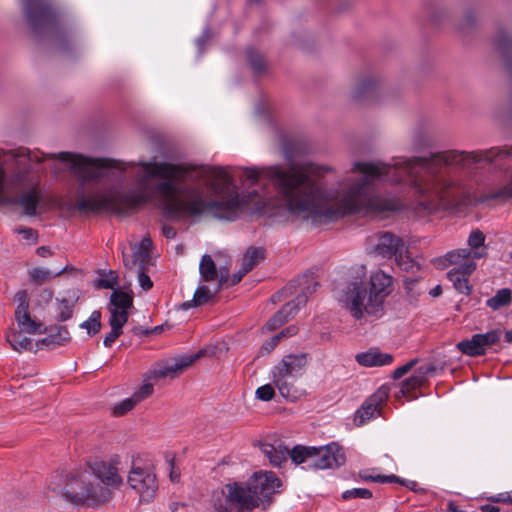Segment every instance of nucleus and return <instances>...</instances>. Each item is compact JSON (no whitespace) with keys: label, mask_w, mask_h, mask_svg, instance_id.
Segmentation results:
<instances>
[{"label":"nucleus","mask_w":512,"mask_h":512,"mask_svg":"<svg viewBox=\"0 0 512 512\" xmlns=\"http://www.w3.org/2000/svg\"><path fill=\"white\" fill-rule=\"evenodd\" d=\"M200 281L225 286L229 281V267L220 266L217 268L214 260L208 254L202 256L199 263Z\"/></svg>","instance_id":"a211bd4d"},{"label":"nucleus","mask_w":512,"mask_h":512,"mask_svg":"<svg viewBox=\"0 0 512 512\" xmlns=\"http://www.w3.org/2000/svg\"><path fill=\"white\" fill-rule=\"evenodd\" d=\"M445 260L450 264L454 265L455 267L452 268L447 273V278L450 282L453 283L454 288L465 295H468L471 291V286L469 285L468 277L471 275L474 271H469L465 269L464 264H466L465 259H454L448 257V253L445 255Z\"/></svg>","instance_id":"6ab92c4d"},{"label":"nucleus","mask_w":512,"mask_h":512,"mask_svg":"<svg viewBox=\"0 0 512 512\" xmlns=\"http://www.w3.org/2000/svg\"><path fill=\"white\" fill-rule=\"evenodd\" d=\"M166 460H167V462L169 464V467H170V473H169L170 480L172 482H178L179 479H180V473L177 472L176 469H175L174 459L167 455L166 456Z\"/></svg>","instance_id":"4d7b16f0"},{"label":"nucleus","mask_w":512,"mask_h":512,"mask_svg":"<svg viewBox=\"0 0 512 512\" xmlns=\"http://www.w3.org/2000/svg\"><path fill=\"white\" fill-rule=\"evenodd\" d=\"M109 324L111 326V331L107 334L103 340V344L105 347H111L112 344L116 341V339L122 334V328L126 324L125 318L123 316H114L109 319Z\"/></svg>","instance_id":"c756f323"},{"label":"nucleus","mask_w":512,"mask_h":512,"mask_svg":"<svg viewBox=\"0 0 512 512\" xmlns=\"http://www.w3.org/2000/svg\"><path fill=\"white\" fill-rule=\"evenodd\" d=\"M432 139L423 131H416L412 136V147L415 151L430 147Z\"/></svg>","instance_id":"58836bf2"},{"label":"nucleus","mask_w":512,"mask_h":512,"mask_svg":"<svg viewBox=\"0 0 512 512\" xmlns=\"http://www.w3.org/2000/svg\"><path fill=\"white\" fill-rule=\"evenodd\" d=\"M307 364L306 354H289L284 356L272 368L273 384L277 387L282 397L290 401H295L298 398V391L294 387V382L303 374Z\"/></svg>","instance_id":"423d86ee"},{"label":"nucleus","mask_w":512,"mask_h":512,"mask_svg":"<svg viewBox=\"0 0 512 512\" xmlns=\"http://www.w3.org/2000/svg\"><path fill=\"white\" fill-rule=\"evenodd\" d=\"M423 378L420 375H412L401 383L399 392L395 394L397 399L407 397L412 391L421 386Z\"/></svg>","instance_id":"c9c22d12"},{"label":"nucleus","mask_w":512,"mask_h":512,"mask_svg":"<svg viewBox=\"0 0 512 512\" xmlns=\"http://www.w3.org/2000/svg\"><path fill=\"white\" fill-rule=\"evenodd\" d=\"M26 19L34 31L47 27L54 19L52 8L44 0H21Z\"/></svg>","instance_id":"dca6fc26"},{"label":"nucleus","mask_w":512,"mask_h":512,"mask_svg":"<svg viewBox=\"0 0 512 512\" xmlns=\"http://www.w3.org/2000/svg\"><path fill=\"white\" fill-rule=\"evenodd\" d=\"M372 497V492L366 488H352L342 493L344 500H350L355 498L369 499Z\"/></svg>","instance_id":"a19ab883"},{"label":"nucleus","mask_w":512,"mask_h":512,"mask_svg":"<svg viewBox=\"0 0 512 512\" xmlns=\"http://www.w3.org/2000/svg\"><path fill=\"white\" fill-rule=\"evenodd\" d=\"M442 293V287L440 285L435 286L433 289L430 290L429 294L432 297H438Z\"/></svg>","instance_id":"338daca9"},{"label":"nucleus","mask_w":512,"mask_h":512,"mask_svg":"<svg viewBox=\"0 0 512 512\" xmlns=\"http://www.w3.org/2000/svg\"><path fill=\"white\" fill-rule=\"evenodd\" d=\"M137 405V402L134 400V398L131 396L129 398H126L122 400L120 403L116 404L113 407V414L120 416L124 415L130 410H132Z\"/></svg>","instance_id":"c03bdc74"},{"label":"nucleus","mask_w":512,"mask_h":512,"mask_svg":"<svg viewBox=\"0 0 512 512\" xmlns=\"http://www.w3.org/2000/svg\"><path fill=\"white\" fill-rule=\"evenodd\" d=\"M448 510L450 512H466L464 510L459 509L454 502H449L448 503Z\"/></svg>","instance_id":"774afa93"},{"label":"nucleus","mask_w":512,"mask_h":512,"mask_svg":"<svg viewBox=\"0 0 512 512\" xmlns=\"http://www.w3.org/2000/svg\"><path fill=\"white\" fill-rule=\"evenodd\" d=\"M214 512H252L259 507V498L246 482L227 484L213 500Z\"/></svg>","instance_id":"0eeeda50"},{"label":"nucleus","mask_w":512,"mask_h":512,"mask_svg":"<svg viewBox=\"0 0 512 512\" xmlns=\"http://www.w3.org/2000/svg\"><path fill=\"white\" fill-rule=\"evenodd\" d=\"M117 276L110 271L106 278L98 280V286L105 289H113L116 284Z\"/></svg>","instance_id":"8fccbe9b"},{"label":"nucleus","mask_w":512,"mask_h":512,"mask_svg":"<svg viewBox=\"0 0 512 512\" xmlns=\"http://www.w3.org/2000/svg\"><path fill=\"white\" fill-rule=\"evenodd\" d=\"M463 25L466 27H472L476 22V17L473 12L468 11L463 18Z\"/></svg>","instance_id":"bf43d9fd"},{"label":"nucleus","mask_w":512,"mask_h":512,"mask_svg":"<svg viewBox=\"0 0 512 512\" xmlns=\"http://www.w3.org/2000/svg\"><path fill=\"white\" fill-rule=\"evenodd\" d=\"M308 470L337 469L345 464L346 457L343 449L336 443L321 447H311L308 458Z\"/></svg>","instance_id":"1a4fd4ad"},{"label":"nucleus","mask_w":512,"mask_h":512,"mask_svg":"<svg viewBox=\"0 0 512 512\" xmlns=\"http://www.w3.org/2000/svg\"><path fill=\"white\" fill-rule=\"evenodd\" d=\"M50 488L60 492L73 503L98 505L111 498V488L122 483L116 467L104 461H95L87 469L71 472L66 476H55Z\"/></svg>","instance_id":"20e7f679"},{"label":"nucleus","mask_w":512,"mask_h":512,"mask_svg":"<svg viewBox=\"0 0 512 512\" xmlns=\"http://www.w3.org/2000/svg\"><path fill=\"white\" fill-rule=\"evenodd\" d=\"M390 389L386 385L379 387L357 410L355 421L362 425L380 413L381 405L388 399Z\"/></svg>","instance_id":"f3484780"},{"label":"nucleus","mask_w":512,"mask_h":512,"mask_svg":"<svg viewBox=\"0 0 512 512\" xmlns=\"http://www.w3.org/2000/svg\"><path fill=\"white\" fill-rule=\"evenodd\" d=\"M379 85L378 79L373 75L360 77L354 86L353 97L356 99L372 96L376 93Z\"/></svg>","instance_id":"a878e982"},{"label":"nucleus","mask_w":512,"mask_h":512,"mask_svg":"<svg viewBox=\"0 0 512 512\" xmlns=\"http://www.w3.org/2000/svg\"><path fill=\"white\" fill-rule=\"evenodd\" d=\"M209 39H210V31H209V29H205L203 31V33L196 40V45H197L199 54L203 53L204 46L209 41Z\"/></svg>","instance_id":"5fc2aeb1"},{"label":"nucleus","mask_w":512,"mask_h":512,"mask_svg":"<svg viewBox=\"0 0 512 512\" xmlns=\"http://www.w3.org/2000/svg\"><path fill=\"white\" fill-rule=\"evenodd\" d=\"M154 383V381L144 380L143 385L137 391L134 392L132 397L137 402V404L146 399L147 397H149L153 393Z\"/></svg>","instance_id":"37998d69"},{"label":"nucleus","mask_w":512,"mask_h":512,"mask_svg":"<svg viewBox=\"0 0 512 512\" xmlns=\"http://www.w3.org/2000/svg\"><path fill=\"white\" fill-rule=\"evenodd\" d=\"M467 199L480 192L481 200L512 199V146L467 151Z\"/></svg>","instance_id":"7ed1b4c3"},{"label":"nucleus","mask_w":512,"mask_h":512,"mask_svg":"<svg viewBox=\"0 0 512 512\" xmlns=\"http://www.w3.org/2000/svg\"><path fill=\"white\" fill-rule=\"evenodd\" d=\"M415 363H416V360H412V361L406 363L405 365L395 369L393 372V378L400 379L401 377H403L414 366Z\"/></svg>","instance_id":"864d4df0"},{"label":"nucleus","mask_w":512,"mask_h":512,"mask_svg":"<svg viewBox=\"0 0 512 512\" xmlns=\"http://www.w3.org/2000/svg\"><path fill=\"white\" fill-rule=\"evenodd\" d=\"M391 291L392 277L378 270L370 276L369 292L362 282L353 281L347 284L338 299L355 319H362L365 315L379 317L383 312L384 300Z\"/></svg>","instance_id":"39448f33"},{"label":"nucleus","mask_w":512,"mask_h":512,"mask_svg":"<svg viewBox=\"0 0 512 512\" xmlns=\"http://www.w3.org/2000/svg\"><path fill=\"white\" fill-rule=\"evenodd\" d=\"M72 313L73 304H71L66 299L61 300L58 306V319L61 321H66L71 318Z\"/></svg>","instance_id":"a18cd8bd"},{"label":"nucleus","mask_w":512,"mask_h":512,"mask_svg":"<svg viewBox=\"0 0 512 512\" xmlns=\"http://www.w3.org/2000/svg\"><path fill=\"white\" fill-rule=\"evenodd\" d=\"M482 512H499L500 509L498 506H495L493 504H485L481 506Z\"/></svg>","instance_id":"69168bd1"},{"label":"nucleus","mask_w":512,"mask_h":512,"mask_svg":"<svg viewBox=\"0 0 512 512\" xmlns=\"http://www.w3.org/2000/svg\"><path fill=\"white\" fill-rule=\"evenodd\" d=\"M80 328L85 329L90 336L97 334L101 329V312L94 310L89 318L80 324Z\"/></svg>","instance_id":"e433bc0d"},{"label":"nucleus","mask_w":512,"mask_h":512,"mask_svg":"<svg viewBox=\"0 0 512 512\" xmlns=\"http://www.w3.org/2000/svg\"><path fill=\"white\" fill-rule=\"evenodd\" d=\"M495 502H507L512 504V491L510 493L500 494L497 498H494Z\"/></svg>","instance_id":"e2e57ef3"},{"label":"nucleus","mask_w":512,"mask_h":512,"mask_svg":"<svg viewBox=\"0 0 512 512\" xmlns=\"http://www.w3.org/2000/svg\"><path fill=\"white\" fill-rule=\"evenodd\" d=\"M246 57L249 62L251 69L256 74H260L266 69V61L262 54H260L254 48H248L246 50Z\"/></svg>","instance_id":"f704fd0d"},{"label":"nucleus","mask_w":512,"mask_h":512,"mask_svg":"<svg viewBox=\"0 0 512 512\" xmlns=\"http://www.w3.org/2000/svg\"><path fill=\"white\" fill-rule=\"evenodd\" d=\"M359 477L363 481L377 482V483H393L394 480H398V476L391 475H381V474H372L367 470L360 471Z\"/></svg>","instance_id":"4c0bfd02"},{"label":"nucleus","mask_w":512,"mask_h":512,"mask_svg":"<svg viewBox=\"0 0 512 512\" xmlns=\"http://www.w3.org/2000/svg\"><path fill=\"white\" fill-rule=\"evenodd\" d=\"M154 383V381L144 380L143 385L137 391L134 392L132 397L137 402V404L146 399L147 397H149L153 393Z\"/></svg>","instance_id":"79ce46f5"},{"label":"nucleus","mask_w":512,"mask_h":512,"mask_svg":"<svg viewBox=\"0 0 512 512\" xmlns=\"http://www.w3.org/2000/svg\"><path fill=\"white\" fill-rule=\"evenodd\" d=\"M133 305V297L132 295L120 291L114 290L110 296V304H109V312L110 318L114 316H123L125 318V322L128 321V310Z\"/></svg>","instance_id":"5701e85b"},{"label":"nucleus","mask_w":512,"mask_h":512,"mask_svg":"<svg viewBox=\"0 0 512 512\" xmlns=\"http://www.w3.org/2000/svg\"><path fill=\"white\" fill-rule=\"evenodd\" d=\"M297 281L299 286H301V292L299 294H305L307 299L319 286L318 282L311 276L300 277Z\"/></svg>","instance_id":"ea45409f"},{"label":"nucleus","mask_w":512,"mask_h":512,"mask_svg":"<svg viewBox=\"0 0 512 512\" xmlns=\"http://www.w3.org/2000/svg\"><path fill=\"white\" fill-rule=\"evenodd\" d=\"M151 245V239L149 237H144L133 252L132 260L124 259V265L126 267H131L136 264L139 259H141V262L143 263V261L149 256Z\"/></svg>","instance_id":"7c9ffc66"},{"label":"nucleus","mask_w":512,"mask_h":512,"mask_svg":"<svg viewBox=\"0 0 512 512\" xmlns=\"http://www.w3.org/2000/svg\"><path fill=\"white\" fill-rule=\"evenodd\" d=\"M393 483H398V484L410 489L411 491L418 490V483L416 481L403 479V478H400L399 476H398V480H394Z\"/></svg>","instance_id":"13d9d810"},{"label":"nucleus","mask_w":512,"mask_h":512,"mask_svg":"<svg viewBox=\"0 0 512 512\" xmlns=\"http://www.w3.org/2000/svg\"><path fill=\"white\" fill-rule=\"evenodd\" d=\"M69 339H70V334H69V331L67 330V328L62 327V326H57V327L51 329L49 334L46 337L38 340L35 345L38 348L45 346L49 349H53L57 346L63 345L64 343L69 341Z\"/></svg>","instance_id":"393cba45"},{"label":"nucleus","mask_w":512,"mask_h":512,"mask_svg":"<svg viewBox=\"0 0 512 512\" xmlns=\"http://www.w3.org/2000/svg\"><path fill=\"white\" fill-rule=\"evenodd\" d=\"M329 170L312 162H291L261 171L243 168L240 179L255 185L262 175L275 192L280 215L313 225L357 213L378 215L400 210L403 204L399 199L376 194L378 183L412 190L420 196L418 206L423 212L449 209V150L424 157H394L390 162H355L352 171L359 172L360 177H347L337 188L326 190L316 178Z\"/></svg>","instance_id":"f03ea898"},{"label":"nucleus","mask_w":512,"mask_h":512,"mask_svg":"<svg viewBox=\"0 0 512 512\" xmlns=\"http://www.w3.org/2000/svg\"><path fill=\"white\" fill-rule=\"evenodd\" d=\"M246 483L259 498V506L264 509L270 505L271 496L278 493L282 485L280 479L271 471L255 472Z\"/></svg>","instance_id":"9b49d317"},{"label":"nucleus","mask_w":512,"mask_h":512,"mask_svg":"<svg viewBox=\"0 0 512 512\" xmlns=\"http://www.w3.org/2000/svg\"><path fill=\"white\" fill-rule=\"evenodd\" d=\"M496 49L502 54L508 71L512 74V35L500 31L495 39Z\"/></svg>","instance_id":"bb28decb"},{"label":"nucleus","mask_w":512,"mask_h":512,"mask_svg":"<svg viewBox=\"0 0 512 512\" xmlns=\"http://www.w3.org/2000/svg\"><path fill=\"white\" fill-rule=\"evenodd\" d=\"M291 460L296 465H303V469L308 470V458L311 456V447H305L301 445L295 446L292 450H289Z\"/></svg>","instance_id":"72a5a7b5"},{"label":"nucleus","mask_w":512,"mask_h":512,"mask_svg":"<svg viewBox=\"0 0 512 512\" xmlns=\"http://www.w3.org/2000/svg\"><path fill=\"white\" fill-rule=\"evenodd\" d=\"M138 280L140 286L143 288V290L147 291L152 288L153 283L150 279V277L142 272L141 270L138 272Z\"/></svg>","instance_id":"6e6d98bb"},{"label":"nucleus","mask_w":512,"mask_h":512,"mask_svg":"<svg viewBox=\"0 0 512 512\" xmlns=\"http://www.w3.org/2000/svg\"><path fill=\"white\" fill-rule=\"evenodd\" d=\"M248 272L249 271L247 269L241 266L236 273H234L231 277L229 276V281L226 285L234 286L238 284Z\"/></svg>","instance_id":"3c124183"},{"label":"nucleus","mask_w":512,"mask_h":512,"mask_svg":"<svg viewBox=\"0 0 512 512\" xmlns=\"http://www.w3.org/2000/svg\"><path fill=\"white\" fill-rule=\"evenodd\" d=\"M262 453L269 459L271 465L280 467L287 460L289 449L282 445L280 441L274 443H263L261 445Z\"/></svg>","instance_id":"b1692460"},{"label":"nucleus","mask_w":512,"mask_h":512,"mask_svg":"<svg viewBox=\"0 0 512 512\" xmlns=\"http://www.w3.org/2000/svg\"><path fill=\"white\" fill-rule=\"evenodd\" d=\"M162 233L167 239H173L176 236V230L170 225H164L162 227Z\"/></svg>","instance_id":"052dcab7"},{"label":"nucleus","mask_w":512,"mask_h":512,"mask_svg":"<svg viewBox=\"0 0 512 512\" xmlns=\"http://www.w3.org/2000/svg\"><path fill=\"white\" fill-rule=\"evenodd\" d=\"M255 394L259 400L270 401L275 395L274 387L271 384L260 386Z\"/></svg>","instance_id":"49530a36"},{"label":"nucleus","mask_w":512,"mask_h":512,"mask_svg":"<svg viewBox=\"0 0 512 512\" xmlns=\"http://www.w3.org/2000/svg\"><path fill=\"white\" fill-rule=\"evenodd\" d=\"M20 330L12 329L6 334V340L14 351L19 353L32 351L34 344L32 339L24 336Z\"/></svg>","instance_id":"cd10ccee"},{"label":"nucleus","mask_w":512,"mask_h":512,"mask_svg":"<svg viewBox=\"0 0 512 512\" xmlns=\"http://www.w3.org/2000/svg\"><path fill=\"white\" fill-rule=\"evenodd\" d=\"M15 232L18 234H21L25 240H27L31 243L37 242V232L32 228L19 227V228L15 229Z\"/></svg>","instance_id":"de8ad7c7"},{"label":"nucleus","mask_w":512,"mask_h":512,"mask_svg":"<svg viewBox=\"0 0 512 512\" xmlns=\"http://www.w3.org/2000/svg\"><path fill=\"white\" fill-rule=\"evenodd\" d=\"M265 257V250L261 247H249L241 259V266L249 272Z\"/></svg>","instance_id":"c85d7f7f"},{"label":"nucleus","mask_w":512,"mask_h":512,"mask_svg":"<svg viewBox=\"0 0 512 512\" xmlns=\"http://www.w3.org/2000/svg\"><path fill=\"white\" fill-rule=\"evenodd\" d=\"M200 357V353L184 355L175 358L171 362L157 364L153 369L145 374V381H154L155 383L164 378H175L195 360Z\"/></svg>","instance_id":"4468645a"},{"label":"nucleus","mask_w":512,"mask_h":512,"mask_svg":"<svg viewBox=\"0 0 512 512\" xmlns=\"http://www.w3.org/2000/svg\"><path fill=\"white\" fill-rule=\"evenodd\" d=\"M66 267H62L57 270H50L44 267H36L30 272V278L37 284H43L46 281L61 275L65 271Z\"/></svg>","instance_id":"473e14b6"},{"label":"nucleus","mask_w":512,"mask_h":512,"mask_svg":"<svg viewBox=\"0 0 512 512\" xmlns=\"http://www.w3.org/2000/svg\"><path fill=\"white\" fill-rule=\"evenodd\" d=\"M298 331V328L294 325L287 327L285 330L281 331L278 335L282 337H291L295 335Z\"/></svg>","instance_id":"680f3d73"},{"label":"nucleus","mask_w":512,"mask_h":512,"mask_svg":"<svg viewBox=\"0 0 512 512\" xmlns=\"http://www.w3.org/2000/svg\"><path fill=\"white\" fill-rule=\"evenodd\" d=\"M369 244L373 253L382 258H395L401 269L409 271L414 267V262L405 255L406 246L403 239L389 231L375 233L369 238Z\"/></svg>","instance_id":"6e6552de"},{"label":"nucleus","mask_w":512,"mask_h":512,"mask_svg":"<svg viewBox=\"0 0 512 512\" xmlns=\"http://www.w3.org/2000/svg\"><path fill=\"white\" fill-rule=\"evenodd\" d=\"M307 303L305 294H297L296 298L284 305L277 313H275L270 320L266 323L268 330H275L291 317H293L301 307Z\"/></svg>","instance_id":"aec40b11"},{"label":"nucleus","mask_w":512,"mask_h":512,"mask_svg":"<svg viewBox=\"0 0 512 512\" xmlns=\"http://www.w3.org/2000/svg\"><path fill=\"white\" fill-rule=\"evenodd\" d=\"M14 169L7 176L0 163V204H17L34 216L42 201L40 175L44 161H59L76 177V206L81 212L125 213L158 196L168 219L186 220L212 211L228 220V169L170 162H123L71 152L45 154L19 147L7 153Z\"/></svg>","instance_id":"f257e3e1"},{"label":"nucleus","mask_w":512,"mask_h":512,"mask_svg":"<svg viewBox=\"0 0 512 512\" xmlns=\"http://www.w3.org/2000/svg\"><path fill=\"white\" fill-rule=\"evenodd\" d=\"M36 253L40 257H48L52 254L50 248L46 246L38 247Z\"/></svg>","instance_id":"0e129e2a"},{"label":"nucleus","mask_w":512,"mask_h":512,"mask_svg":"<svg viewBox=\"0 0 512 512\" xmlns=\"http://www.w3.org/2000/svg\"><path fill=\"white\" fill-rule=\"evenodd\" d=\"M17 307L15 309V320L21 332L27 334H41L46 331L43 323L32 319L29 313V296L27 291H18L15 295Z\"/></svg>","instance_id":"ddd939ff"},{"label":"nucleus","mask_w":512,"mask_h":512,"mask_svg":"<svg viewBox=\"0 0 512 512\" xmlns=\"http://www.w3.org/2000/svg\"><path fill=\"white\" fill-rule=\"evenodd\" d=\"M512 301V292L508 288L500 289L496 294L486 301V305L492 310H498L508 306Z\"/></svg>","instance_id":"2f4dec72"},{"label":"nucleus","mask_w":512,"mask_h":512,"mask_svg":"<svg viewBox=\"0 0 512 512\" xmlns=\"http://www.w3.org/2000/svg\"><path fill=\"white\" fill-rule=\"evenodd\" d=\"M223 285L210 283L201 284L195 290L193 298L185 301L180 305V309L188 310L190 308L199 307L210 302L215 295L222 289Z\"/></svg>","instance_id":"412c9836"},{"label":"nucleus","mask_w":512,"mask_h":512,"mask_svg":"<svg viewBox=\"0 0 512 512\" xmlns=\"http://www.w3.org/2000/svg\"><path fill=\"white\" fill-rule=\"evenodd\" d=\"M280 339L281 335H275L266 342H264L263 345L261 346L260 353L262 355L269 354L278 345Z\"/></svg>","instance_id":"09e8293b"},{"label":"nucleus","mask_w":512,"mask_h":512,"mask_svg":"<svg viewBox=\"0 0 512 512\" xmlns=\"http://www.w3.org/2000/svg\"><path fill=\"white\" fill-rule=\"evenodd\" d=\"M500 338L501 331L494 329L483 334H474L470 339L460 341L457 348L467 356H482L486 353V349L498 343Z\"/></svg>","instance_id":"2eb2a0df"},{"label":"nucleus","mask_w":512,"mask_h":512,"mask_svg":"<svg viewBox=\"0 0 512 512\" xmlns=\"http://www.w3.org/2000/svg\"><path fill=\"white\" fill-rule=\"evenodd\" d=\"M128 484L135 490L141 501H151L158 490L156 475L149 469L136 467L128 475Z\"/></svg>","instance_id":"f8f14e48"},{"label":"nucleus","mask_w":512,"mask_h":512,"mask_svg":"<svg viewBox=\"0 0 512 512\" xmlns=\"http://www.w3.org/2000/svg\"><path fill=\"white\" fill-rule=\"evenodd\" d=\"M485 234L479 229H473L467 239L469 248H461L448 252V257L454 259H462L466 261L465 269L475 271L476 259L485 258L487 256V247L485 245Z\"/></svg>","instance_id":"9d476101"},{"label":"nucleus","mask_w":512,"mask_h":512,"mask_svg":"<svg viewBox=\"0 0 512 512\" xmlns=\"http://www.w3.org/2000/svg\"><path fill=\"white\" fill-rule=\"evenodd\" d=\"M248 272L249 271L247 269L241 266L236 273H234L231 277L229 276V281L226 285L234 286L238 284Z\"/></svg>","instance_id":"603ef678"},{"label":"nucleus","mask_w":512,"mask_h":512,"mask_svg":"<svg viewBox=\"0 0 512 512\" xmlns=\"http://www.w3.org/2000/svg\"><path fill=\"white\" fill-rule=\"evenodd\" d=\"M393 355L384 353L379 348H370L369 350L358 353L355 356L357 363L363 367H381L390 365L393 362Z\"/></svg>","instance_id":"4be33fe9"}]
</instances>
